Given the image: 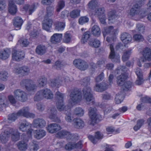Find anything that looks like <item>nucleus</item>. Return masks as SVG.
<instances>
[{"mask_svg":"<svg viewBox=\"0 0 151 151\" xmlns=\"http://www.w3.org/2000/svg\"><path fill=\"white\" fill-rule=\"evenodd\" d=\"M70 96V99L68 101V109L75 104L80 103L83 99L81 92L77 89L71 91Z\"/></svg>","mask_w":151,"mask_h":151,"instance_id":"nucleus-4","label":"nucleus"},{"mask_svg":"<svg viewBox=\"0 0 151 151\" xmlns=\"http://www.w3.org/2000/svg\"><path fill=\"white\" fill-rule=\"evenodd\" d=\"M57 137L60 138H65L68 139H73L78 138L77 134H71L69 132L66 130H61L57 134Z\"/></svg>","mask_w":151,"mask_h":151,"instance_id":"nucleus-9","label":"nucleus"},{"mask_svg":"<svg viewBox=\"0 0 151 151\" xmlns=\"http://www.w3.org/2000/svg\"><path fill=\"white\" fill-rule=\"evenodd\" d=\"M116 30L114 29L113 27L112 26L105 27L102 30V33L104 36L107 34L111 35L115 34L116 33Z\"/></svg>","mask_w":151,"mask_h":151,"instance_id":"nucleus-24","label":"nucleus"},{"mask_svg":"<svg viewBox=\"0 0 151 151\" xmlns=\"http://www.w3.org/2000/svg\"><path fill=\"white\" fill-rule=\"evenodd\" d=\"M14 97L16 99L22 102L26 101L27 99V93L24 91L20 89L15 90L14 91Z\"/></svg>","mask_w":151,"mask_h":151,"instance_id":"nucleus-8","label":"nucleus"},{"mask_svg":"<svg viewBox=\"0 0 151 151\" xmlns=\"http://www.w3.org/2000/svg\"><path fill=\"white\" fill-rule=\"evenodd\" d=\"M73 124L77 129H82L84 126V122L80 118H75L73 120Z\"/></svg>","mask_w":151,"mask_h":151,"instance_id":"nucleus-28","label":"nucleus"},{"mask_svg":"<svg viewBox=\"0 0 151 151\" xmlns=\"http://www.w3.org/2000/svg\"><path fill=\"white\" fill-rule=\"evenodd\" d=\"M127 69L125 66H120L118 68L115 73L118 74L121 73V75L117 77V83L120 86H122L124 91L129 90L132 86V83L130 81L125 82L127 79V76L125 74Z\"/></svg>","mask_w":151,"mask_h":151,"instance_id":"nucleus-1","label":"nucleus"},{"mask_svg":"<svg viewBox=\"0 0 151 151\" xmlns=\"http://www.w3.org/2000/svg\"><path fill=\"white\" fill-rule=\"evenodd\" d=\"M46 122L42 118H37L34 120L32 123V126L36 128H42L45 126Z\"/></svg>","mask_w":151,"mask_h":151,"instance_id":"nucleus-19","label":"nucleus"},{"mask_svg":"<svg viewBox=\"0 0 151 151\" xmlns=\"http://www.w3.org/2000/svg\"><path fill=\"white\" fill-rule=\"evenodd\" d=\"M0 105L1 106H5V105L7 104V100L6 97L4 96H1L0 94Z\"/></svg>","mask_w":151,"mask_h":151,"instance_id":"nucleus-57","label":"nucleus"},{"mask_svg":"<svg viewBox=\"0 0 151 151\" xmlns=\"http://www.w3.org/2000/svg\"><path fill=\"white\" fill-rule=\"evenodd\" d=\"M10 54V50L6 48L0 51V58L3 60H5L8 58Z\"/></svg>","mask_w":151,"mask_h":151,"instance_id":"nucleus-30","label":"nucleus"},{"mask_svg":"<svg viewBox=\"0 0 151 151\" xmlns=\"http://www.w3.org/2000/svg\"><path fill=\"white\" fill-rule=\"evenodd\" d=\"M37 88V86L32 81V83L29 84V85L27 87L26 89L29 91H35L36 90Z\"/></svg>","mask_w":151,"mask_h":151,"instance_id":"nucleus-53","label":"nucleus"},{"mask_svg":"<svg viewBox=\"0 0 151 151\" xmlns=\"http://www.w3.org/2000/svg\"><path fill=\"white\" fill-rule=\"evenodd\" d=\"M88 138L91 142L95 144L97 143L99 139L102 138V135L99 132H96L94 137L89 135L88 136Z\"/></svg>","mask_w":151,"mask_h":151,"instance_id":"nucleus-26","label":"nucleus"},{"mask_svg":"<svg viewBox=\"0 0 151 151\" xmlns=\"http://www.w3.org/2000/svg\"><path fill=\"white\" fill-rule=\"evenodd\" d=\"M8 10L9 13L12 15H14L17 12V8L13 0H9Z\"/></svg>","mask_w":151,"mask_h":151,"instance_id":"nucleus-23","label":"nucleus"},{"mask_svg":"<svg viewBox=\"0 0 151 151\" xmlns=\"http://www.w3.org/2000/svg\"><path fill=\"white\" fill-rule=\"evenodd\" d=\"M53 95L51 91L48 88H45L38 91L34 97L35 101H38L45 98L50 99L53 98Z\"/></svg>","mask_w":151,"mask_h":151,"instance_id":"nucleus-5","label":"nucleus"},{"mask_svg":"<svg viewBox=\"0 0 151 151\" xmlns=\"http://www.w3.org/2000/svg\"><path fill=\"white\" fill-rule=\"evenodd\" d=\"M89 45L94 48H98L101 45L100 41L97 39H94L91 40L89 42Z\"/></svg>","mask_w":151,"mask_h":151,"instance_id":"nucleus-37","label":"nucleus"},{"mask_svg":"<svg viewBox=\"0 0 151 151\" xmlns=\"http://www.w3.org/2000/svg\"><path fill=\"white\" fill-rule=\"evenodd\" d=\"M80 10L78 9H75L73 10L70 13V17L73 18H75L80 15Z\"/></svg>","mask_w":151,"mask_h":151,"instance_id":"nucleus-51","label":"nucleus"},{"mask_svg":"<svg viewBox=\"0 0 151 151\" xmlns=\"http://www.w3.org/2000/svg\"><path fill=\"white\" fill-rule=\"evenodd\" d=\"M53 21L51 19L45 16L42 23V28L48 32L50 31V29L52 27Z\"/></svg>","mask_w":151,"mask_h":151,"instance_id":"nucleus-16","label":"nucleus"},{"mask_svg":"<svg viewBox=\"0 0 151 151\" xmlns=\"http://www.w3.org/2000/svg\"><path fill=\"white\" fill-rule=\"evenodd\" d=\"M8 77V73L5 70H3L0 72V79L3 81H6Z\"/></svg>","mask_w":151,"mask_h":151,"instance_id":"nucleus-52","label":"nucleus"},{"mask_svg":"<svg viewBox=\"0 0 151 151\" xmlns=\"http://www.w3.org/2000/svg\"><path fill=\"white\" fill-rule=\"evenodd\" d=\"M62 34L55 33L54 34L51 38V42L52 43L56 44L60 42L62 37Z\"/></svg>","mask_w":151,"mask_h":151,"instance_id":"nucleus-31","label":"nucleus"},{"mask_svg":"<svg viewBox=\"0 0 151 151\" xmlns=\"http://www.w3.org/2000/svg\"><path fill=\"white\" fill-rule=\"evenodd\" d=\"M92 33L95 36L98 37L100 34V28L97 25H94L92 28Z\"/></svg>","mask_w":151,"mask_h":151,"instance_id":"nucleus-42","label":"nucleus"},{"mask_svg":"<svg viewBox=\"0 0 151 151\" xmlns=\"http://www.w3.org/2000/svg\"><path fill=\"white\" fill-rule=\"evenodd\" d=\"M47 51L46 47L43 45H39L37 46L36 49V53L39 55H42L45 54Z\"/></svg>","mask_w":151,"mask_h":151,"instance_id":"nucleus-32","label":"nucleus"},{"mask_svg":"<svg viewBox=\"0 0 151 151\" xmlns=\"http://www.w3.org/2000/svg\"><path fill=\"white\" fill-rule=\"evenodd\" d=\"M30 69L27 66H23L18 68H15L14 70V72L17 74H21L24 76L27 75L30 72Z\"/></svg>","mask_w":151,"mask_h":151,"instance_id":"nucleus-15","label":"nucleus"},{"mask_svg":"<svg viewBox=\"0 0 151 151\" xmlns=\"http://www.w3.org/2000/svg\"><path fill=\"white\" fill-rule=\"evenodd\" d=\"M32 80L28 79H24L22 80L20 82L21 86L26 89L29 84H31Z\"/></svg>","mask_w":151,"mask_h":151,"instance_id":"nucleus-47","label":"nucleus"},{"mask_svg":"<svg viewBox=\"0 0 151 151\" xmlns=\"http://www.w3.org/2000/svg\"><path fill=\"white\" fill-rule=\"evenodd\" d=\"M142 60L143 62L151 61V50L149 47L145 48L142 52Z\"/></svg>","mask_w":151,"mask_h":151,"instance_id":"nucleus-18","label":"nucleus"},{"mask_svg":"<svg viewBox=\"0 0 151 151\" xmlns=\"http://www.w3.org/2000/svg\"><path fill=\"white\" fill-rule=\"evenodd\" d=\"M123 94L122 92L118 93L116 95L115 101L116 104H120L123 100Z\"/></svg>","mask_w":151,"mask_h":151,"instance_id":"nucleus-48","label":"nucleus"},{"mask_svg":"<svg viewBox=\"0 0 151 151\" xmlns=\"http://www.w3.org/2000/svg\"><path fill=\"white\" fill-rule=\"evenodd\" d=\"M108 87V86L104 83H101L100 84L96 85L94 90L96 91L102 92L106 89Z\"/></svg>","mask_w":151,"mask_h":151,"instance_id":"nucleus-34","label":"nucleus"},{"mask_svg":"<svg viewBox=\"0 0 151 151\" xmlns=\"http://www.w3.org/2000/svg\"><path fill=\"white\" fill-rule=\"evenodd\" d=\"M73 63L76 68L81 71L86 70L88 67V65L87 62L80 59H75Z\"/></svg>","mask_w":151,"mask_h":151,"instance_id":"nucleus-10","label":"nucleus"},{"mask_svg":"<svg viewBox=\"0 0 151 151\" xmlns=\"http://www.w3.org/2000/svg\"><path fill=\"white\" fill-rule=\"evenodd\" d=\"M71 37V35L69 32H66L64 36V42L66 43H69L70 41Z\"/></svg>","mask_w":151,"mask_h":151,"instance_id":"nucleus-54","label":"nucleus"},{"mask_svg":"<svg viewBox=\"0 0 151 151\" xmlns=\"http://www.w3.org/2000/svg\"><path fill=\"white\" fill-rule=\"evenodd\" d=\"M83 99L88 104H93L94 103L91 88L88 86L84 87L83 90Z\"/></svg>","mask_w":151,"mask_h":151,"instance_id":"nucleus-6","label":"nucleus"},{"mask_svg":"<svg viewBox=\"0 0 151 151\" xmlns=\"http://www.w3.org/2000/svg\"><path fill=\"white\" fill-rule=\"evenodd\" d=\"M33 133L34 137L38 139H40L42 138L46 134V131L42 129L35 130L33 132Z\"/></svg>","mask_w":151,"mask_h":151,"instance_id":"nucleus-25","label":"nucleus"},{"mask_svg":"<svg viewBox=\"0 0 151 151\" xmlns=\"http://www.w3.org/2000/svg\"><path fill=\"white\" fill-rule=\"evenodd\" d=\"M19 149L21 151H24L27 148V143L24 141L19 142L17 144Z\"/></svg>","mask_w":151,"mask_h":151,"instance_id":"nucleus-40","label":"nucleus"},{"mask_svg":"<svg viewBox=\"0 0 151 151\" xmlns=\"http://www.w3.org/2000/svg\"><path fill=\"white\" fill-rule=\"evenodd\" d=\"M65 6V1L63 0L59 1L58 2V5L57 6L56 11L59 12L63 9Z\"/></svg>","mask_w":151,"mask_h":151,"instance_id":"nucleus-50","label":"nucleus"},{"mask_svg":"<svg viewBox=\"0 0 151 151\" xmlns=\"http://www.w3.org/2000/svg\"><path fill=\"white\" fill-rule=\"evenodd\" d=\"M63 83V78L61 75L50 80V85L52 87H58Z\"/></svg>","mask_w":151,"mask_h":151,"instance_id":"nucleus-22","label":"nucleus"},{"mask_svg":"<svg viewBox=\"0 0 151 151\" xmlns=\"http://www.w3.org/2000/svg\"><path fill=\"white\" fill-rule=\"evenodd\" d=\"M47 112L49 114V117L52 121L57 123L60 122L61 120L57 116V110L55 107L50 108L48 110Z\"/></svg>","mask_w":151,"mask_h":151,"instance_id":"nucleus-11","label":"nucleus"},{"mask_svg":"<svg viewBox=\"0 0 151 151\" xmlns=\"http://www.w3.org/2000/svg\"><path fill=\"white\" fill-rule=\"evenodd\" d=\"M106 131L110 133H114L115 134L119 133V130L117 129L116 130L114 127L112 126H108L106 128Z\"/></svg>","mask_w":151,"mask_h":151,"instance_id":"nucleus-56","label":"nucleus"},{"mask_svg":"<svg viewBox=\"0 0 151 151\" xmlns=\"http://www.w3.org/2000/svg\"><path fill=\"white\" fill-rule=\"evenodd\" d=\"M89 19L86 16L81 17L78 20V22L80 24L83 25L84 24L88 22Z\"/></svg>","mask_w":151,"mask_h":151,"instance_id":"nucleus-58","label":"nucleus"},{"mask_svg":"<svg viewBox=\"0 0 151 151\" xmlns=\"http://www.w3.org/2000/svg\"><path fill=\"white\" fill-rule=\"evenodd\" d=\"M90 80V79L89 77H86L81 80V84L82 85L86 86L89 84Z\"/></svg>","mask_w":151,"mask_h":151,"instance_id":"nucleus-60","label":"nucleus"},{"mask_svg":"<svg viewBox=\"0 0 151 151\" xmlns=\"http://www.w3.org/2000/svg\"><path fill=\"white\" fill-rule=\"evenodd\" d=\"M145 120L143 119L138 120L137 121V124L134 127V129L135 131H137L144 124Z\"/></svg>","mask_w":151,"mask_h":151,"instance_id":"nucleus-44","label":"nucleus"},{"mask_svg":"<svg viewBox=\"0 0 151 151\" xmlns=\"http://www.w3.org/2000/svg\"><path fill=\"white\" fill-rule=\"evenodd\" d=\"M102 109L105 113L107 114L110 113L112 110L111 106L108 104L104 105L102 107Z\"/></svg>","mask_w":151,"mask_h":151,"instance_id":"nucleus-55","label":"nucleus"},{"mask_svg":"<svg viewBox=\"0 0 151 151\" xmlns=\"http://www.w3.org/2000/svg\"><path fill=\"white\" fill-rule=\"evenodd\" d=\"M18 127L20 130L25 132L31 127V124L26 120H24L19 122Z\"/></svg>","mask_w":151,"mask_h":151,"instance_id":"nucleus-21","label":"nucleus"},{"mask_svg":"<svg viewBox=\"0 0 151 151\" xmlns=\"http://www.w3.org/2000/svg\"><path fill=\"white\" fill-rule=\"evenodd\" d=\"M141 5H139L137 4L134 5L130 9L129 13V15L132 17H138L141 12L140 7Z\"/></svg>","mask_w":151,"mask_h":151,"instance_id":"nucleus-17","label":"nucleus"},{"mask_svg":"<svg viewBox=\"0 0 151 151\" xmlns=\"http://www.w3.org/2000/svg\"><path fill=\"white\" fill-rule=\"evenodd\" d=\"M8 99L10 103L12 104H15L17 103V99L13 96L10 95L8 96Z\"/></svg>","mask_w":151,"mask_h":151,"instance_id":"nucleus-63","label":"nucleus"},{"mask_svg":"<svg viewBox=\"0 0 151 151\" xmlns=\"http://www.w3.org/2000/svg\"><path fill=\"white\" fill-rule=\"evenodd\" d=\"M133 39L137 41L140 42L144 40L143 37L140 34H136L133 36Z\"/></svg>","mask_w":151,"mask_h":151,"instance_id":"nucleus-59","label":"nucleus"},{"mask_svg":"<svg viewBox=\"0 0 151 151\" xmlns=\"http://www.w3.org/2000/svg\"><path fill=\"white\" fill-rule=\"evenodd\" d=\"M55 29L58 31L63 30L65 28V24L64 22H56L54 23Z\"/></svg>","mask_w":151,"mask_h":151,"instance_id":"nucleus-35","label":"nucleus"},{"mask_svg":"<svg viewBox=\"0 0 151 151\" xmlns=\"http://www.w3.org/2000/svg\"><path fill=\"white\" fill-rule=\"evenodd\" d=\"M117 17L116 12L114 10H112L108 13V18L109 21L115 19Z\"/></svg>","mask_w":151,"mask_h":151,"instance_id":"nucleus-49","label":"nucleus"},{"mask_svg":"<svg viewBox=\"0 0 151 151\" xmlns=\"http://www.w3.org/2000/svg\"><path fill=\"white\" fill-rule=\"evenodd\" d=\"M121 40L125 44H127L131 42L132 37L131 35L127 32H124L121 35Z\"/></svg>","mask_w":151,"mask_h":151,"instance_id":"nucleus-27","label":"nucleus"},{"mask_svg":"<svg viewBox=\"0 0 151 151\" xmlns=\"http://www.w3.org/2000/svg\"><path fill=\"white\" fill-rule=\"evenodd\" d=\"M47 131L49 133H53L61 129L60 126L56 123H52L48 125L47 127Z\"/></svg>","mask_w":151,"mask_h":151,"instance_id":"nucleus-20","label":"nucleus"},{"mask_svg":"<svg viewBox=\"0 0 151 151\" xmlns=\"http://www.w3.org/2000/svg\"><path fill=\"white\" fill-rule=\"evenodd\" d=\"M132 53V50L129 49L127 50H125L122 57V61L124 62H125L127 60L129 59Z\"/></svg>","mask_w":151,"mask_h":151,"instance_id":"nucleus-41","label":"nucleus"},{"mask_svg":"<svg viewBox=\"0 0 151 151\" xmlns=\"http://www.w3.org/2000/svg\"><path fill=\"white\" fill-rule=\"evenodd\" d=\"M88 114L91 119H94L97 114V109L95 107H91L88 109Z\"/></svg>","mask_w":151,"mask_h":151,"instance_id":"nucleus-39","label":"nucleus"},{"mask_svg":"<svg viewBox=\"0 0 151 151\" xmlns=\"http://www.w3.org/2000/svg\"><path fill=\"white\" fill-rule=\"evenodd\" d=\"M47 79L45 76L40 77L37 79V85L40 87H43L47 84Z\"/></svg>","mask_w":151,"mask_h":151,"instance_id":"nucleus-33","label":"nucleus"},{"mask_svg":"<svg viewBox=\"0 0 151 151\" xmlns=\"http://www.w3.org/2000/svg\"><path fill=\"white\" fill-rule=\"evenodd\" d=\"M23 22V20L22 18L19 17H16L13 19V24L16 27L20 29Z\"/></svg>","mask_w":151,"mask_h":151,"instance_id":"nucleus-29","label":"nucleus"},{"mask_svg":"<svg viewBox=\"0 0 151 151\" xmlns=\"http://www.w3.org/2000/svg\"><path fill=\"white\" fill-rule=\"evenodd\" d=\"M17 113H13L9 114L8 116V119L9 121H14L17 118Z\"/></svg>","mask_w":151,"mask_h":151,"instance_id":"nucleus-61","label":"nucleus"},{"mask_svg":"<svg viewBox=\"0 0 151 151\" xmlns=\"http://www.w3.org/2000/svg\"><path fill=\"white\" fill-rule=\"evenodd\" d=\"M31 151H37L39 148V146L37 142L33 140L32 143L29 147Z\"/></svg>","mask_w":151,"mask_h":151,"instance_id":"nucleus-46","label":"nucleus"},{"mask_svg":"<svg viewBox=\"0 0 151 151\" xmlns=\"http://www.w3.org/2000/svg\"><path fill=\"white\" fill-rule=\"evenodd\" d=\"M91 34L89 32H86L83 35L81 39V42L83 43L86 42L88 39L90 38Z\"/></svg>","mask_w":151,"mask_h":151,"instance_id":"nucleus-43","label":"nucleus"},{"mask_svg":"<svg viewBox=\"0 0 151 151\" xmlns=\"http://www.w3.org/2000/svg\"><path fill=\"white\" fill-rule=\"evenodd\" d=\"M84 113V110L81 107H77L74 110V114L78 116H82Z\"/></svg>","mask_w":151,"mask_h":151,"instance_id":"nucleus-45","label":"nucleus"},{"mask_svg":"<svg viewBox=\"0 0 151 151\" xmlns=\"http://www.w3.org/2000/svg\"><path fill=\"white\" fill-rule=\"evenodd\" d=\"M109 46L111 52L109 55V58L113 62L120 63V57L119 55H116L115 54L113 44H110Z\"/></svg>","mask_w":151,"mask_h":151,"instance_id":"nucleus-14","label":"nucleus"},{"mask_svg":"<svg viewBox=\"0 0 151 151\" xmlns=\"http://www.w3.org/2000/svg\"><path fill=\"white\" fill-rule=\"evenodd\" d=\"M5 127L3 129L5 130L0 135V141L2 143H5L8 140L10 136L12 140L14 141L18 140L20 138V134L18 131L12 128H7L5 129Z\"/></svg>","mask_w":151,"mask_h":151,"instance_id":"nucleus-2","label":"nucleus"},{"mask_svg":"<svg viewBox=\"0 0 151 151\" xmlns=\"http://www.w3.org/2000/svg\"><path fill=\"white\" fill-rule=\"evenodd\" d=\"M19 42L20 43L21 45L24 47H27L29 43V41L26 39H20L19 40Z\"/></svg>","mask_w":151,"mask_h":151,"instance_id":"nucleus-62","label":"nucleus"},{"mask_svg":"<svg viewBox=\"0 0 151 151\" xmlns=\"http://www.w3.org/2000/svg\"><path fill=\"white\" fill-rule=\"evenodd\" d=\"M56 100V105L59 110L60 111L64 110H66L63 104V98L65 96L64 94L62 93L59 91H57L55 95Z\"/></svg>","mask_w":151,"mask_h":151,"instance_id":"nucleus-7","label":"nucleus"},{"mask_svg":"<svg viewBox=\"0 0 151 151\" xmlns=\"http://www.w3.org/2000/svg\"><path fill=\"white\" fill-rule=\"evenodd\" d=\"M29 111L28 107H24L19 110L17 113V116H23L27 118H34L35 115L32 113H29Z\"/></svg>","mask_w":151,"mask_h":151,"instance_id":"nucleus-12","label":"nucleus"},{"mask_svg":"<svg viewBox=\"0 0 151 151\" xmlns=\"http://www.w3.org/2000/svg\"><path fill=\"white\" fill-rule=\"evenodd\" d=\"M25 55L24 52L22 51H17L15 48L13 49L12 55V59L14 60L20 61L24 58Z\"/></svg>","mask_w":151,"mask_h":151,"instance_id":"nucleus-13","label":"nucleus"},{"mask_svg":"<svg viewBox=\"0 0 151 151\" xmlns=\"http://www.w3.org/2000/svg\"><path fill=\"white\" fill-rule=\"evenodd\" d=\"M137 30L140 32H143L145 29L144 26L142 24H138L137 25Z\"/></svg>","mask_w":151,"mask_h":151,"instance_id":"nucleus-64","label":"nucleus"},{"mask_svg":"<svg viewBox=\"0 0 151 151\" xmlns=\"http://www.w3.org/2000/svg\"><path fill=\"white\" fill-rule=\"evenodd\" d=\"M68 110L65 111V119L67 122H71L73 119V117L72 115V114L70 111V110L68 109Z\"/></svg>","mask_w":151,"mask_h":151,"instance_id":"nucleus-36","label":"nucleus"},{"mask_svg":"<svg viewBox=\"0 0 151 151\" xmlns=\"http://www.w3.org/2000/svg\"><path fill=\"white\" fill-rule=\"evenodd\" d=\"M36 7L35 4H33L32 5L29 6L28 4H26L24 5L23 7V9L25 11H27L28 9H29V14H31L35 10Z\"/></svg>","mask_w":151,"mask_h":151,"instance_id":"nucleus-38","label":"nucleus"},{"mask_svg":"<svg viewBox=\"0 0 151 151\" xmlns=\"http://www.w3.org/2000/svg\"><path fill=\"white\" fill-rule=\"evenodd\" d=\"M98 3L96 0H92L88 4V6L91 9H95L94 13L93 14L97 16L100 21L102 24H104L106 23V17L105 13V9L104 7L96 8L98 6Z\"/></svg>","mask_w":151,"mask_h":151,"instance_id":"nucleus-3","label":"nucleus"}]
</instances>
